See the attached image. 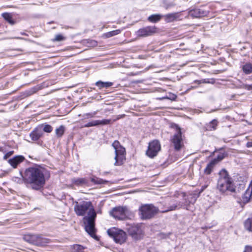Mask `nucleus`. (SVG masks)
<instances>
[{"mask_svg": "<svg viewBox=\"0 0 252 252\" xmlns=\"http://www.w3.org/2000/svg\"><path fill=\"white\" fill-rule=\"evenodd\" d=\"M74 211L78 216H84L88 212V216L83 218V222L86 231L93 238L97 239L95 234L94 221L96 216V213L90 201H82L76 202Z\"/></svg>", "mask_w": 252, "mask_h": 252, "instance_id": "obj_1", "label": "nucleus"}, {"mask_svg": "<svg viewBox=\"0 0 252 252\" xmlns=\"http://www.w3.org/2000/svg\"><path fill=\"white\" fill-rule=\"evenodd\" d=\"M46 173L47 171L43 168L30 167L25 170L24 180L32 189L39 190L45 184Z\"/></svg>", "mask_w": 252, "mask_h": 252, "instance_id": "obj_2", "label": "nucleus"}, {"mask_svg": "<svg viewBox=\"0 0 252 252\" xmlns=\"http://www.w3.org/2000/svg\"><path fill=\"white\" fill-rule=\"evenodd\" d=\"M217 189L221 194H227L228 192H234L235 187L232 178L225 169H221L219 173Z\"/></svg>", "mask_w": 252, "mask_h": 252, "instance_id": "obj_3", "label": "nucleus"}, {"mask_svg": "<svg viewBox=\"0 0 252 252\" xmlns=\"http://www.w3.org/2000/svg\"><path fill=\"white\" fill-rule=\"evenodd\" d=\"M182 194L184 197L182 201H171L167 207V209L162 210L160 212L166 213L171 211L178 210L180 208L191 211L193 209L192 205H193L196 201L195 196L192 194L186 195L184 192L182 193Z\"/></svg>", "mask_w": 252, "mask_h": 252, "instance_id": "obj_4", "label": "nucleus"}, {"mask_svg": "<svg viewBox=\"0 0 252 252\" xmlns=\"http://www.w3.org/2000/svg\"><path fill=\"white\" fill-rule=\"evenodd\" d=\"M110 214L114 218L119 220L132 219L134 217V213L126 206L114 208Z\"/></svg>", "mask_w": 252, "mask_h": 252, "instance_id": "obj_5", "label": "nucleus"}, {"mask_svg": "<svg viewBox=\"0 0 252 252\" xmlns=\"http://www.w3.org/2000/svg\"><path fill=\"white\" fill-rule=\"evenodd\" d=\"M112 146L115 149V153L114 165L115 166L121 165L126 160V152L125 148L121 145L118 140L114 141L112 143Z\"/></svg>", "mask_w": 252, "mask_h": 252, "instance_id": "obj_6", "label": "nucleus"}, {"mask_svg": "<svg viewBox=\"0 0 252 252\" xmlns=\"http://www.w3.org/2000/svg\"><path fill=\"white\" fill-rule=\"evenodd\" d=\"M24 241L33 245L39 246H45L49 243V240L41 235L36 234H26L23 236Z\"/></svg>", "mask_w": 252, "mask_h": 252, "instance_id": "obj_7", "label": "nucleus"}, {"mask_svg": "<svg viewBox=\"0 0 252 252\" xmlns=\"http://www.w3.org/2000/svg\"><path fill=\"white\" fill-rule=\"evenodd\" d=\"M139 211L141 219L144 220L152 218L159 211V210L152 204H147L141 206Z\"/></svg>", "mask_w": 252, "mask_h": 252, "instance_id": "obj_8", "label": "nucleus"}, {"mask_svg": "<svg viewBox=\"0 0 252 252\" xmlns=\"http://www.w3.org/2000/svg\"><path fill=\"white\" fill-rule=\"evenodd\" d=\"M107 233L109 236L113 238L117 243L120 244L124 243L126 239V234L125 232L115 227L109 229Z\"/></svg>", "mask_w": 252, "mask_h": 252, "instance_id": "obj_9", "label": "nucleus"}, {"mask_svg": "<svg viewBox=\"0 0 252 252\" xmlns=\"http://www.w3.org/2000/svg\"><path fill=\"white\" fill-rule=\"evenodd\" d=\"M127 232L130 236L135 240H139L143 236V231L140 224H132L128 225Z\"/></svg>", "mask_w": 252, "mask_h": 252, "instance_id": "obj_10", "label": "nucleus"}, {"mask_svg": "<svg viewBox=\"0 0 252 252\" xmlns=\"http://www.w3.org/2000/svg\"><path fill=\"white\" fill-rule=\"evenodd\" d=\"M175 127L176 131L171 137V141L173 144L175 150L179 151L184 145L183 140L181 128L177 125Z\"/></svg>", "mask_w": 252, "mask_h": 252, "instance_id": "obj_11", "label": "nucleus"}, {"mask_svg": "<svg viewBox=\"0 0 252 252\" xmlns=\"http://www.w3.org/2000/svg\"><path fill=\"white\" fill-rule=\"evenodd\" d=\"M160 149L159 142L157 140H153L149 143L146 155L150 158H154L157 156Z\"/></svg>", "mask_w": 252, "mask_h": 252, "instance_id": "obj_12", "label": "nucleus"}, {"mask_svg": "<svg viewBox=\"0 0 252 252\" xmlns=\"http://www.w3.org/2000/svg\"><path fill=\"white\" fill-rule=\"evenodd\" d=\"M156 32V28L155 26H147L140 29L136 32L138 37H145L151 36Z\"/></svg>", "mask_w": 252, "mask_h": 252, "instance_id": "obj_13", "label": "nucleus"}, {"mask_svg": "<svg viewBox=\"0 0 252 252\" xmlns=\"http://www.w3.org/2000/svg\"><path fill=\"white\" fill-rule=\"evenodd\" d=\"M208 11L202 8H194L189 11V15L193 18H200L208 15Z\"/></svg>", "mask_w": 252, "mask_h": 252, "instance_id": "obj_14", "label": "nucleus"}, {"mask_svg": "<svg viewBox=\"0 0 252 252\" xmlns=\"http://www.w3.org/2000/svg\"><path fill=\"white\" fill-rule=\"evenodd\" d=\"M111 123L110 119L97 120L90 122L84 125L85 127L95 126H104L110 124Z\"/></svg>", "mask_w": 252, "mask_h": 252, "instance_id": "obj_15", "label": "nucleus"}, {"mask_svg": "<svg viewBox=\"0 0 252 252\" xmlns=\"http://www.w3.org/2000/svg\"><path fill=\"white\" fill-rule=\"evenodd\" d=\"M181 12H174L163 15L164 20L167 23L173 22L175 21L181 20L182 18Z\"/></svg>", "mask_w": 252, "mask_h": 252, "instance_id": "obj_16", "label": "nucleus"}, {"mask_svg": "<svg viewBox=\"0 0 252 252\" xmlns=\"http://www.w3.org/2000/svg\"><path fill=\"white\" fill-rule=\"evenodd\" d=\"M43 132L41 127H38L35 128L30 134V136L32 141H37L40 137L42 136Z\"/></svg>", "mask_w": 252, "mask_h": 252, "instance_id": "obj_17", "label": "nucleus"}, {"mask_svg": "<svg viewBox=\"0 0 252 252\" xmlns=\"http://www.w3.org/2000/svg\"><path fill=\"white\" fill-rule=\"evenodd\" d=\"M25 159V158L22 156H17L13 158L9 159L8 162L14 168L17 167L18 164L22 162Z\"/></svg>", "mask_w": 252, "mask_h": 252, "instance_id": "obj_18", "label": "nucleus"}, {"mask_svg": "<svg viewBox=\"0 0 252 252\" xmlns=\"http://www.w3.org/2000/svg\"><path fill=\"white\" fill-rule=\"evenodd\" d=\"M252 199V180L247 189L242 196V200L244 203L248 202Z\"/></svg>", "mask_w": 252, "mask_h": 252, "instance_id": "obj_19", "label": "nucleus"}, {"mask_svg": "<svg viewBox=\"0 0 252 252\" xmlns=\"http://www.w3.org/2000/svg\"><path fill=\"white\" fill-rule=\"evenodd\" d=\"M244 224L247 231L252 232V215L245 221Z\"/></svg>", "mask_w": 252, "mask_h": 252, "instance_id": "obj_20", "label": "nucleus"}, {"mask_svg": "<svg viewBox=\"0 0 252 252\" xmlns=\"http://www.w3.org/2000/svg\"><path fill=\"white\" fill-rule=\"evenodd\" d=\"M95 85L100 89L102 88H108L113 85V83L110 82H102L98 81L95 83Z\"/></svg>", "mask_w": 252, "mask_h": 252, "instance_id": "obj_21", "label": "nucleus"}, {"mask_svg": "<svg viewBox=\"0 0 252 252\" xmlns=\"http://www.w3.org/2000/svg\"><path fill=\"white\" fill-rule=\"evenodd\" d=\"M215 164V160H211L209 163L207 164L206 168L204 169V173L207 175L210 174Z\"/></svg>", "mask_w": 252, "mask_h": 252, "instance_id": "obj_22", "label": "nucleus"}, {"mask_svg": "<svg viewBox=\"0 0 252 252\" xmlns=\"http://www.w3.org/2000/svg\"><path fill=\"white\" fill-rule=\"evenodd\" d=\"M2 16L4 19L6 21L11 25H14L15 24V21L12 18V16L11 13H3Z\"/></svg>", "mask_w": 252, "mask_h": 252, "instance_id": "obj_23", "label": "nucleus"}, {"mask_svg": "<svg viewBox=\"0 0 252 252\" xmlns=\"http://www.w3.org/2000/svg\"><path fill=\"white\" fill-rule=\"evenodd\" d=\"M163 17L162 15L160 14H152L149 16L148 20L152 23H156L159 21L161 18Z\"/></svg>", "mask_w": 252, "mask_h": 252, "instance_id": "obj_24", "label": "nucleus"}, {"mask_svg": "<svg viewBox=\"0 0 252 252\" xmlns=\"http://www.w3.org/2000/svg\"><path fill=\"white\" fill-rule=\"evenodd\" d=\"M122 32V30L118 29L114 31H112L111 32H107L103 34V36L104 38H110L113 36L116 35Z\"/></svg>", "mask_w": 252, "mask_h": 252, "instance_id": "obj_25", "label": "nucleus"}, {"mask_svg": "<svg viewBox=\"0 0 252 252\" xmlns=\"http://www.w3.org/2000/svg\"><path fill=\"white\" fill-rule=\"evenodd\" d=\"M65 131L64 126L61 125L55 130V133L57 137H61L63 135Z\"/></svg>", "mask_w": 252, "mask_h": 252, "instance_id": "obj_26", "label": "nucleus"}, {"mask_svg": "<svg viewBox=\"0 0 252 252\" xmlns=\"http://www.w3.org/2000/svg\"><path fill=\"white\" fill-rule=\"evenodd\" d=\"M73 183L77 186H82L87 183L85 178H74L72 180Z\"/></svg>", "mask_w": 252, "mask_h": 252, "instance_id": "obj_27", "label": "nucleus"}, {"mask_svg": "<svg viewBox=\"0 0 252 252\" xmlns=\"http://www.w3.org/2000/svg\"><path fill=\"white\" fill-rule=\"evenodd\" d=\"M243 71L247 74L252 72V65L251 63H246L243 66Z\"/></svg>", "mask_w": 252, "mask_h": 252, "instance_id": "obj_28", "label": "nucleus"}, {"mask_svg": "<svg viewBox=\"0 0 252 252\" xmlns=\"http://www.w3.org/2000/svg\"><path fill=\"white\" fill-rule=\"evenodd\" d=\"M71 252H84V247L80 245H74L72 248Z\"/></svg>", "mask_w": 252, "mask_h": 252, "instance_id": "obj_29", "label": "nucleus"}, {"mask_svg": "<svg viewBox=\"0 0 252 252\" xmlns=\"http://www.w3.org/2000/svg\"><path fill=\"white\" fill-rule=\"evenodd\" d=\"M226 155L224 153H220L218 155L216 158H214L212 160H215V164H217L218 162L222 160Z\"/></svg>", "mask_w": 252, "mask_h": 252, "instance_id": "obj_30", "label": "nucleus"}, {"mask_svg": "<svg viewBox=\"0 0 252 252\" xmlns=\"http://www.w3.org/2000/svg\"><path fill=\"white\" fill-rule=\"evenodd\" d=\"M91 181L96 184H103L107 182V181L103 180L101 179L97 178L96 177L92 178Z\"/></svg>", "mask_w": 252, "mask_h": 252, "instance_id": "obj_31", "label": "nucleus"}, {"mask_svg": "<svg viewBox=\"0 0 252 252\" xmlns=\"http://www.w3.org/2000/svg\"><path fill=\"white\" fill-rule=\"evenodd\" d=\"M218 125V121L214 119L208 125L209 128H210V130H215L216 128V127Z\"/></svg>", "mask_w": 252, "mask_h": 252, "instance_id": "obj_32", "label": "nucleus"}, {"mask_svg": "<svg viewBox=\"0 0 252 252\" xmlns=\"http://www.w3.org/2000/svg\"><path fill=\"white\" fill-rule=\"evenodd\" d=\"M97 113V111H94L91 113H86L83 115V117L85 119L92 118L95 117Z\"/></svg>", "mask_w": 252, "mask_h": 252, "instance_id": "obj_33", "label": "nucleus"}, {"mask_svg": "<svg viewBox=\"0 0 252 252\" xmlns=\"http://www.w3.org/2000/svg\"><path fill=\"white\" fill-rule=\"evenodd\" d=\"M53 130V127L51 126L46 124L44 125L43 128L42 129L43 131L45 132L50 133Z\"/></svg>", "mask_w": 252, "mask_h": 252, "instance_id": "obj_34", "label": "nucleus"}, {"mask_svg": "<svg viewBox=\"0 0 252 252\" xmlns=\"http://www.w3.org/2000/svg\"><path fill=\"white\" fill-rule=\"evenodd\" d=\"M65 39V37L62 34H57L55 35L54 41H61Z\"/></svg>", "mask_w": 252, "mask_h": 252, "instance_id": "obj_35", "label": "nucleus"}, {"mask_svg": "<svg viewBox=\"0 0 252 252\" xmlns=\"http://www.w3.org/2000/svg\"><path fill=\"white\" fill-rule=\"evenodd\" d=\"M177 98V96L174 94H172L170 95V96H164L162 98H159L160 99H169L171 100H175Z\"/></svg>", "mask_w": 252, "mask_h": 252, "instance_id": "obj_36", "label": "nucleus"}, {"mask_svg": "<svg viewBox=\"0 0 252 252\" xmlns=\"http://www.w3.org/2000/svg\"><path fill=\"white\" fill-rule=\"evenodd\" d=\"M37 90L35 88H32L30 90H29L27 92V94L28 95H31L36 92Z\"/></svg>", "mask_w": 252, "mask_h": 252, "instance_id": "obj_37", "label": "nucleus"}, {"mask_svg": "<svg viewBox=\"0 0 252 252\" xmlns=\"http://www.w3.org/2000/svg\"><path fill=\"white\" fill-rule=\"evenodd\" d=\"M244 252H252V246H246Z\"/></svg>", "mask_w": 252, "mask_h": 252, "instance_id": "obj_38", "label": "nucleus"}, {"mask_svg": "<svg viewBox=\"0 0 252 252\" xmlns=\"http://www.w3.org/2000/svg\"><path fill=\"white\" fill-rule=\"evenodd\" d=\"M243 88L249 91H252V84L251 85H243Z\"/></svg>", "mask_w": 252, "mask_h": 252, "instance_id": "obj_39", "label": "nucleus"}, {"mask_svg": "<svg viewBox=\"0 0 252 252\" xmlns=\"http://www.w3.org/2000/svg\"><path fill=\"white\" fill-rule=\"evenodd\" d=\"M194 82L197 83L198 84H200L201 83H208V82L206 81V79H203V80H195L194 81Z\"/></svg>", "mask_w": 252, "mask_h": 252, "instance_id": "obj_40", "label": "nucleus"}, {"mask_svg": "<svg viewBox=\"0 0 252 252\" xmlns=\"http://www.w3.org/2000/svg\"><path fill=\"white\" fill-rule=\"evenodd\" d=\"M13 152H8L6 154H5V155L3 157V158L4 159H6L7 158H8L12 154Z\"/></svg>", "mask_w": 252, "mask_h": 252, "instance_id": "obj_41", "label": "nucleus"}, {"mask_svg": "<svg viewBox=\"0 0 252 252\" xmlns=\"http://www.w3.org/2000/svg\"><path fill=\"white\" fill-rule=\"evenodd\" d=\"M248 148H252V142H248L246 144Z\"/></svg>", "mask_w": 252, "mask_h": 252, "instance_id": "obj_42", "label": "nucleus"}, {"mask_svg": "<svg viewBox=\"0 0 252 252\" xmlns=\"http://www.w3.org/2000/svg\"><path fill=\"white\" fill-rule=\"evenodd\" d=\"M148 252H157L155 248H150L148 251Z\"/></svg>", "mask_w": 252, "mask_h": 252, "instance_id": "obj_43", "label": "nucleus"}, {"mask_svg": "<svg viewBox=\"0 0 252 252\" xmlns=\"http://www.w3.org/2000/svg\"><path fill=\"white\" fill-rule=\"evenodd\" d=\"M210 183V181L208 180V181L206 183V185L204 186V188H206L208 186V184Z\"/></svg>", "mask_w": 252, "mask_h": 252, "instance_id": "obj_44", "label": "nucleus"}, {"mask_svg": "<svg viewBox=\"0 0 252 252\" xmlns=\"http://www.w3.org/2000/svg\"><path fill=\"white\" fill-rule=\"evenodd\" d=\"M119 118H120V117H117V118L116 119H115V120H113V122H115V121H116L117 120L119 119Z\"/></svg>", "mask_w": 252, "mask_h": 252, "instance_id": "obj_45", "label": "nucleus"}, {"mask_svg": "<svg viewBox=\"0 0 252 252\" xmlns=\"http://www.w3.org/2000/svg\"><path fill=\"white\" fill-rule=\"evenodd\" d=\"M16 38H17V39H20V38L16 37Z\"/></svg>", "mask_w": 252, "mask_h": 252, "instance_id": "obj_46", "label": "nucleus"}]
</instances>
